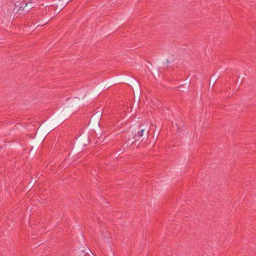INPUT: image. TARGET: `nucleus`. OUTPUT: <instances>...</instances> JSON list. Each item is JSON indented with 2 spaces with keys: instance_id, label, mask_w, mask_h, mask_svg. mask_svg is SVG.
I'll use <instances>...</instances> for the list:
<instances>
[{
  "instance_id": "f257e3e1",
  "label": "nucleus",
  "mask_w": 256,
  "mask_h": 256,
  "mask_svg": "<svg viewBox=\"0 0 256 256\" xmlns=\"http://www.w3.org/2000/svg\"><path fill=\"white\" fill-rule=\"evenodd\" d=\"M149 132L150 128L144 127L142 124H140L137 130V132L135 134L134 136H132V138L128 137V142L132 140L130 142H131L130 145L136 144L137 141L140 140L142 136H146L148 138Z\"/></svg>"
},
{
  "instance_id": "f03ea898",
  "label": "nucleus",
  "mask_w": 256,
  "mask_h": 256,
  "mask_svg": "<svg viewBox=\"0 0 256 256\" xmlns=\"http://www.w3.org/2000/svg\"><path fill=\"white\" fill-rule=\"evenodd\" d=\"M26 0H14V8L12 12L18 14V16L20 14L25 15L24 10L26 6Z\"/></svg>"
},
{
  "instance_id": "7ed1b4c3",
  "label": "nucleus",
  "mask_w": 256,
  "mask_h": 256,
  "mask_svg": "<svg viewBox=\"0 0 256 256\" xmlns=\"http://www.w3.org/2000/svg\"><path fill=\"white\" fill-rule=\"evenodd\" d=\"M76 139V144L80 148H84L90 142L89 137L86 134L84 135L80 134Z\"/></svg>"
},
{
  "instance_id": "20e7f679",
  "label": "nucleus",
  "mask_w": 256,
  "mask_h": 256,
  "mask_svg": "<svg viewBox=\"0 0 256 256\" xmlns=\"http://www.w3.org/2000/svg\"><path fill=\"white\" fill-rule=\"evenodd\" d=\"M64 0H52L51 6L54 7L60 12L68 4Z\"/></svg>"
},
{
  "instance_id": "39448f33",
  "label": "nucleus",
  "mask_w": 256,
  "mask_h": 256,
  "mask_svg": "<svg viewBox=\"0 0 256 256\" xmlns=\"http://www.w3.org/2000/svg\"><path fill=\"white\" fill-rule=\"evenodd\" d=\"M67 100H70V106L71 108H74L78 106L80 103V100L76 98H75L72 99H70V98H68Z\"/></svg>"
},
{
  "instance_id": "423d86ee",
  "label": "nucleus",
  "mask_w": 256,
  "mask_h": 256,
  "mask_svg": "<svg viewBox=\"0 0 256 256\" xmlns=\"http://www.w3.org/2000/svg\"><path fill=\"white\" fill-rule=\"evenodd\" d=\"M26 6L24 10V13H25V14H28L32 8H34V3L32 2H30L28 0H26Z\"/></svg>"
},
{
  "instance_id": "0eeeda50",
  "label": "nucleus",
  "mask_w": 256,
  "mask_h": 256,
  "mask_svg": "<svg viewBox=\"0 0 256 256\" xmlns=\"http://www.w3.org/2000/svg\"><path fill=\"white\" fill-rule=\"evenodd\" d=\"M219 76L218 75H216L215 74H212V76L210 78V86L212 85V88L214 86V84L217 82Z\"/></svg>"
},
{
  "instance_id": "6e6552de",
  "label": "nucleus",
  "mask_w": 256,
  "mask_h": 256,
  "mask_svg": "<svg viewBox=\"0 0 256 256\" xmlns=\"http://www.w3.org/2000/svg\"><path fill=\"white\" fill-rule=\"evenodd\" d=\"M189 88V84H182L178 86V90L180 92H184V90L188 89Z\"/></svg>"
},
{
  "instance_id": "1a4fd4ad",
  "label": "nucleus",
  "mask_w": 256,
  "mask_h": 256,
  "mask_svg": "<svg viewBox=\"0 0 256 256\" xmlns=\"http://www.w3.org/2000/svg\"><path fill=\"white\" fill-rule=\"evenodd\" d=\"M97 118V120H96V124H99L100 123V114H96V113L95 114L92 115V117H91V118H90V122H93L94 120L95 119Z\"/></svg>"
},
{
  "instance_id": "9d476101",
  "label": "nucleus",
  "mask_w": 256,
  "mask_h": 256,
  "mask_svg": "<svg viewBox=\"0 0 256 256\" xmlns=\"http://www.w3.org/2000/svg\"><path fill=\"white\" fill-rule=\"evenodd\" d=\"M36 182V181L35 180H31L30 182L28 184V188H32L34 186V185Z\"/></svg>"
},
{
  "instance_id": "9b49d317",
  "label": "nucleus",
  "mask_w": 256,
  "mask_h": 256,
  "mask_svg": "<svg viewBox=\"0 0 256 256\" xmlns=\"http://www.w3.org/2000/svg\"><path fill=\"white\" fill-rule=\"evenodd\" d=\"M159 133H160V130H158L157 132H156V135H155V137H156V139L158 138Z\"/></svg>"
},
{
  "instance_id": "f8f14e48",
  "label": "nucleus",
  "mask_w": 256,
  "mask_h": 256,
  "mask_svg": "<svg viewBox=\"0 0 256 256\" xmlns=\"http://www.w3.org/2000/svg\"><path fill=\"white\" fill-rule=\"evenodd\" d=\"M64 0L68 4L69 2H71L72 0ZM65 2H64V3Z\"/></svg>"
}]
</instances>
